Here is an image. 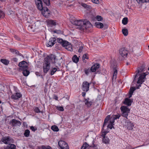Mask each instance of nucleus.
I'll return each mask as SVG.
<instances>
[{
	"mask_svg": "<svg viewBox=\"0 0 149 149\" xmlns=\"http://www.w3.org/2000/svg\"><path fill=\"white\" fill-rule=\"evenodd\" d=\"M149 73L148 72H143L140 75V76L138 79L137 83L138 84H142L144 82V79L146 78V76Z\"/></svg>",
	"mask_w": 149,
	"mask_h": 149,
	"instance_id": "3",
	"label": "nucleus"
},
{
	"mask_svg": "<svg viewBox=\"0 0 149 149\" xmlns=\"http://www.w3.org/2000/svg\"><path fill=\"white\" fill-rule=\"evenodd\" d=\"M30 129L33 132L37 130L36 128H35L33 126H31L30 127Z\"/></svg>",
	"mask_w": 149,
	"mask_h": 149,
	"instance_id": "56",
	"label": "nucleus"
},
{
	"mask_svg": "<svg viewBox=\"0 0 149 149\" xmlns=\"http://www.w3.org/2000/svg\"><path fill=\"white\" fill-rule=\"evenodd\" d=\"M85 102V104L87 106V107H90L92 104V102L90 101H86Z\"/></svg>",
	"mask_w": 149,
	"mask_h": 149,
	"instance_id": "41",
	"label": "nucleus"
},
{
	"mask_svg": "<svg viewBox=\"0 0 149 149\" xmlns=\"http://www.w3.org/2000/svg\"><path fill=\"white\" fill-rule=\"evenodd\" d=\"M12 61L14 62H16L17 61V59L16 58H13L12 59Z\"/></svg>",
	"mask_w": 149,
	"mask_h": 149,
	"instance_id": "61",
	"label": "nucleus"
},
{
	"mask_svg": "<svg viewBox=\"0 0 149 149\" xmlns=\"http://www.w3.org/2000/svg\"><path fill=\"white\" fill-rule=\"evenodd\" d=\"M132 99H130L128 98H126L123 102L124 104L127 105L128 106H130L131 105L132 103L133 102Z\"/></svg>",
	"mask_w": 149,
	"mask_h": 149,
	"instance_id": "17",
	"label": "nucleus"
},
{
	"mask_svg": "<svg viewBox=\"0 0 149 149\" xmlns=\"http://www.w3.org/2000/svg\"><path fill=\"white\" fill-rule=\"evenodd\" d=\"M90 84L87 81L83 82L82 85V89L84 91L87 92L89 90Z\"/></svg>",
	"mask_w": 149,
	"mask_h": 149,
	"instance_id": "7",
	"label": "nucleus"
},
{
	"mask_svg": "<svg viewBox=\"0 0 149 149\" xmlns=\"http://www.w3.org/2000/svg\"><path fill=\"white\" fill-rule=\"evenodd\" d=\"M134 126L133 123H132L131 121H129L127 122V128L128 130H132L133 129Z\"/></svg>",
	"mask_w": 149,
	"mask_h": 149,
	"instance_id": "22",
	"label": "nucleus"
},
{
	"mask_svg": "<svg viewBox=\"0 0 149 149\" xmlns=\"http://www.w3.org/2000/svg\"><path fill=\"white\" fill-rule=\"evenodd\" d=\"M57 109L59 111H64L63 108L62 107H57Z\"/></svg>",
	"mask_w": 149,
	"mask_h": 149,
	"instance_id": "52",
	"label": "nucleus"
},
{
	"mask_svg": "<svg viewBox=\"0 0 149 149\" xmlns=\"http://www.w3.org/2000/svg\"><path fill=\"white\" fill-rule=\"evenodd\" d=\"M56 39L55 38H51L47 42V46L48 47H52L56 42Z\"/></svg>",
	"mask_w": 149,
	"mask_h": 149,
	"instance_id": "12",
	"label": "nucleus"
},
{
	"mask_svg": "<svg viewBox=\"0 0 149 149\" xmlns=\"http://www.w3.org/2000/svg\"><path fill=\"white\" fill-rule=\"evenodd\" d=\"M23 69V70H20V71H22V73L24 76H28L30 73V72L27 70L28 69Z\"/></svg>",
	"mask_w": 149,
	"mask_h": 149,
	"instance_id": "25",
	"label": "nucleus"
},
{
	"mask_svg": "<svg viewBox=\"0 0 149 149\" xmlns=\"http://www.w3.org/2000/svg\"><path fill=\"white\" fill-rule=\"evenodd\" d=\"M35 4L38 9L39 10H42L43 8L42 2L41 0H35Z\"/></svg>",
	"mask_w": 149,
	"mask_h": 149,
	"instance_id": "11",
	"label": "nucleus"
},
{
	"mask_svg": "<svg viewBox=\"0 0 149 149\" xmlns=\"http://www.w3.org/2000/svg\"><path fill=\"white\" fill-rule=\"evenodd\" d=\"M47 24L49 26H55L56 25V22L52 20H49L47 21Z\"/></svg>",
	"mask_w": 149,
	"mask_h": 149,
	"instance_id": "24",
	"label": "nucleus"
},
{
	"mask_svg": "<svg viewBox=\"0 0 149 149\" xmlns=\"http://www.w3.org/2000/svg\"><path fill=\"white\" fill-rule=\"evenodd\" d=\"M138 3H140L145 2H149V0H136Z\"/></svg>",
	"mask_w": 149,
	"mask_h": 149,
	"instance_id": "45",
	"label": "nucleus"
},
{
	"mask_svg": "<svg viewBox=\"0 0 149 149\" xmlns=\"http://www.w3.org/2000/svg\"><path fill=\"white\" fill-rule=\"evenodd\" d=\"M122 33L125 36H127L128 35V30L126 29H124L122 30Z\"/></svg>",
	"mask_w": 149,
	"mask_h": 149,
	"instance_id": "40",
	"label": "nucleus"
},
{
	"mask_svg": "<svg viewBox=\"0 0 149 149\" xmlns=\"http://www.w3.org/2000/svg\"><path fill=\"white\" fill-rule=\"evenodd\" d=\"M15 53L17 55H19L20 56H22V54H21V53H20L17 50H16V51H15Z\"/></svg>",
	"mask_w": 149,
	"mask_h": 149,
	"instance_id": "55",
	"label": "nucleus"
},
{
	"mask_svg": "<svg viewBox=\"0 0 149 149\" xmlns=\"http://www.w3.org/2000/svg\"><path fill=\"white\" fill-rule=\"evenodd\" d=\"M5 15L4 13L2 11L0 10V18H3Z\"/></svg>",
	"mask_w": 149,
	"mask_h": 149,
	"instance_id": "49",
	"label": "nucleus"
},
{
	"mask_svg": "<svg viewBox=\"0 0 149 149\" xmlns=\"http://www.w3.org/2000/svg\"><path fill=\"white\" fill-rule=\"evenodd\" d=\"M113 76L112 79L116 80L117 77V70L116 69V67L115 65H114L113 67Z\"/></svg>",
	"mask_w": 149,
	"mask_h": 149,
	"instance_id": "21",
	"label": "nucleus"
},
{
	"mask_svg": "<svg viewBox=\"0 0 149 149\" xmlns=\"http://www.w3.org/2000/svg\"><path fill=\"white\" fill-rule=\"evenodd\" d=\"M84 72L85 74L87 75H88L89 73L91 71V68H85L84 69Z\"/></svg>",
	"mask_w": 149,
	"mask_h": 149,
	"instance_id": "39",
	"label": "nucleus"
},
{
	"mask_svg": "<svg viewBox=\"0 0 149 149\" xmlns=\"http://www.w3.org/2000/svg\"><path fill=\"white\" fill-rule=\"evenodd\" d=\"M10 140V137L9 136H3L1 139V141L4 143L5 144H8V142Z\"/></svg>",
	"mask_w": 149,
	"mask_h": 149,
	"instance_id": "19",
	"label": "nucleus"
},
{
	"mask_svg": "<svg viewBox=\"0 0 149 149\" xmlns=\"http://www.w3.org/2000/svg\"><path fill=\"white\" fill-rule=\"evenodd\" d=\"M4 149H10V147H9L8 145V146H7L6 147H4Z\"/></svg>",
	"mask_w": 149,
	"mask_h": 149,
	"instance_id": "64",
	"label": "nucleus"
},
{
	"mask_svg": "<svg viewBox=\"0 0 149 149\" xmlns=\"http://www.w3.org/2000/svg\"><path fill=\"white\" fill-rule=\"evenodd\" d=\"M96 19L98 21H101L103 20V18L100 15H97L96 17Z\"/></svg>",
	"mask_w": 149,
	"mask_h": 149,
	"instance_id": "48",
	"label": "nucleus"
},
{
	"mask_svg": "<svg viewBox=\"0 0 149 149\" xmlns=\"http://www.w3.org/2000/svg\"><path fill=\"white\" fill-rule=\"evenodd\" d=\"M27 64V63L25 61L20 62L18 65L20 67L19 70H23V69H28V67L26 65Z\"/></svg>",
	"mask_w": 149,
	"mask_h": 149,
	"instance_id": "9",
	"label": "nucleus"
},
{
	"mask_svg": "<svg viewBox=\"0 0 149 149\" xmlns=\"http://www.w3.org/2000/svg\"><path fill=\"white\" fill-rule=\"evenodd\" d=\"M104 127H103L102 129V134L101 135V136L102 137L105 136V135L109 132L107 131H104Z\"/></svg>",
	"mask_w": 149,
	"mask_h": 149,
	"instance_id": "29",
	"label": "nucleus"
},
{
	"mask_svg": "<svg viewBox=\"0 0 149 149\" xmlns=\"http://www.w3.org/2000/svg\"><path fill=\"white\" fill-rule=\"evenodd\" d=\"M57 70L56 68H52V69L51 70V73L50 74L51 75L54 74L55 72L57 71Z\"/></svg>",
	"mask_w": 149,
	"mask_h": 149,
	"instance_id": "36",
	"label": "nucleus"
},
{
	"mask_svg": "<svg viewBox=\"0 0 149 149\" xmlns=\"http://www.w3.org/2000/svg\"><path fill=\"white\" fill-rule=\"evenodd\" d=\"M83 49V47L82 46L79 47V49H78V52H81L82 51Z\"/></svg>",
	"mask_w": 149,
	"mask_h": 149,
	"instance_id": "57",
	"label": "nucleus"
},
{
	"mask_svg": "<svg viewBox=\"0 0 149 149\" xmlns=\"http://www.w3.org/2000/svg\"><path fill=\"white\" fill-rule=\"evenodd\" d=\"M102 137L103 138L102 142L103 143L105 144L109 143L110 141L108 138L106 136Z\"/></svg>",
	"mask_w": 149,
	"mask_h": 149,
	"instance_id": "27",
	"label": "nucleus"
},
{
	"mask_svg": "<svg viewBox=\"0 0 149 149\" xmlns=\"http://www.w3.org/2000/svg\"><path fill=\"white\" fill-rule=\"evenodd\" d=\"M84 24L83 26L82 30H89L92 27V25L90 22L87 19H84Z\"/></svg>",
	"mask_w": 149,
	"mask_h": 149,
	"instance_id": "5",
	"label": "nucleus"
},
{
	"mask_svg": "<svg viewBox=\"0 0 149 149\" xmlns=\"http://www.w3.org/2000/svg\"><path fill=\"white\" fill-rule=\"evenodd\" d=\"M120 54L124 58L126 57L128 54V51L125 48H122L119 50Z\"/></svg>",
	"mask_w": 149,
	"mask_h": 149,
	"instance_id": "10",
	"label": "nucleus"
},
{
	"mask_svg": "<svg viewBox=\"0 0 149 149\" xmlns=\"http://www.w3.org/2000/svg\"><path fill=\"white\" fill-rule=\"evenodd\" d=\"M128 18L126 17L124 18L122 21V23L124 25H126L128 23Z\"/></svg>",
	"mask_w": 149,
	"mask_h": 149,
	"instance_id": "37",
	"label": "nucleus"
},
{
	"mask_svg": "<svg viewBox=\"0 0 149 149\" xmlns=\"http://www.w3.org/2000/svg\"><path fill=\"white\" fill-rule=\"evenodd\" d=\"M51 129L54 132H58L59 131L58 127L56 125L52 126L51 127Z\"/></svg>",
	"mask_w": 149,
	"mask_h": 149,
	"instance_id": "32",
	"label": "nucleus"
},
{
	"mask_svg": "<svg viewBox=\"0 0 149 149\" xmlns=\"http://www.w3.org/2000/svg\"><path fill=\"white\" fill-rule=\"evenodd\" d=\"M89 58L88 57V54H84L82 57V59L83 60H85V59H88Z\"/></svg>",
	"mask_w": 149,
	"mask_h": 149,
	"instance_id": "51",
	"label": "nucleus"
},
{
	"mask_svg": "<svg viewBox=\"0 0 149 149\" xmlns=\"http://www.w3.org/2000/svg\"><path fill=\"white\" fill-rule=\"evenodd\" d=\"M22 97V95L20 93H16L13 94L11 96V98L13 100H18Z\"/></svg>",
	"mask_w": 149,
	"mask_h": 149,
	"instance_id": "16",
	"label": "nucleus"
},
{
	"mask_svg": "<svg viewBox=\"0 0 149 149\" xmlns=\"http://www.w3.org/2000/svg\"><path fill=\"white\" fill-rule=\"evenodd\" d=\"M110 115H108L106 117L104 120V122L103 125V127H104L106 125V123L108 122L110 118Z\"/></svg>",
	"mask_w": 149,
	"mask_h": 149,
	"instance_id": "28",
	"label": "nucleus"
},
{
	"mask_svg": "<svg viewBox=\"0 0 149 149\" xmlns=\"http://www.w3.org/2000/svg\"><path fill=\"white\" fill-rule=\"evenodd\" d=\"M56 56L54 55L51 54L47 56L44 59L45 61L47 63H55V60L56 58Z\"/></svg>",
	"mask_w": 149,
	"mask_h": 149,
	"instance_id": "2",
	"label": "nucleus"
},
{
	"mask_svg": "<svg viewBox=\"0 0 149 149\" xmlns=\"http://www.w3.org/2000/svg\"><path fill=\"white\" fill-rule=\"evenodd\" d=\"M114 121H113L112 122L110 121V124H109L107 126V127L110 128L111 129L112 128H114V127H113V123H114Z\"/></svg>",
	"mask_w": 149,
	"mask_h": 149,
	"instance_id": "35",
	"label": "nucleus"
},
{
	"mask_svg": "<svg viewBox=\"0 0 149 149\" xmlns=\"http://www.w3.org/2000/svg\"><path fill=\"white\" fill-rule=\"evenodd\" d=\"M136 89V88L134 87H132L130 88L129 93L133 94L134 92Z\"/></svg>",
	"mask_w": 149,
	"mask_h": 149,
	"instance_id": "42",
	"label": "nucleus"
},
{
	"mask_svg": "<svg viewBox=\"0 0 149 149\" xmlns=\"http://www.w3.org/2000/svg\"><path fill=\"white\" fill-rule=\"evenodd\" d=\"M10 124H11L13 126L15 127L17 126H19L21 123L19 121L16 120L15 119H13L10 121Z\"/></svg>",
	"mask_w": 149,
	"mask_h": 149,
	"instance_id": "14",
	"label": "nucleus"
},
{
	"mask_svg": "<svg viewBox=\"0 0 149 149\" xmlns=\"http://www.w3.org/2000/svg\"><path fill=\"white\" fill-rule=\"evenodd\" d=\"M40 149H52V148L49 146H41Z\"/></svg>",
	"mask_w": 149,
	"mask_h": 149,
	"instance_id": "43",
	"label": "nucleus"
},
{
	"mask_svg": "<svg viewBox=\"0 0 149 149\" xmlns=\"http://www.w3.org/2000/svg\"><path fill=\"white\" fill-rule=\"evenodd\" d=\"M35 74L37 75V76H40V73H39V72H35Z\"/></svg>",
	"mask_w": 149,
	"mask_h": 149,
	"instance_id": "63",
	"label": "nucleus"
},
{
	"mask_svg": "<svg viewBox=\"0 0 149 149\" xmlns=\"http://www.w3.org/2000/svg\"><path fill=\"white\" fill-rule=\"evenodd\" d=\"M65 45H64L63 47H65L66 49L68 50L71 51L72 50V45H70V43L68 42V44H65Z\"/></svg>",
	"mask_w": 149,
	"mask_h": 149,
	"instance_id": "23",
	"label": "nucleus"
},
{
	"mask_svg": "<svg viewBox=\"0 0 149 149\" xmlns=\"http://www.w3.org/2000/svg\"><path fill=\"white\" fill-rule=\"evenodd\" d=\"M53 98L56 100H58V97L55 94H54L53 95Z\"/></svg>",
	"mask_w": 149,
	"mask_h": 149,
	"instance_id": "58",
	"label": "nucleus"
},
{
	"mask_svg": "<svg viewBox=\"0 0 149 149\" xmlns=\"http://www.w3.org/2000/svg\"><path fill=\"white\" fill-rule=\"evenodd\" d=\"M81 5L84 8L87 9V10L90 9L91 7L87 5L86 3H81Z\"/></svg>",
	"mask_w": 149,
	"mask_h": 149,
	"instance_id": "33",
	"label": "nucleus"
},
{
	"mask_svg": "<svg viewBox=\"0 0 149 149\" xmlns=\"http://www.w3.org/2000/svg\"><path fill=\"white\" fill-rule=\"evenodd\" d=\"M95 26L98 28H102L103 27V24L102 23L99 22H96L95 24Z\"/></svg>",
	"mask_w": 149,
	"mask_h": 149,
	"instance_id": "26",
	"label": "nucleus"
},
{
	"mask_svg": "<svg viewBox=\"0 0 149 149\" xmlns=\"http://www.w3.org/2000/svg\"><path fill=\"white\" fill-rule=\"evenodd\" d=\"M73 24L77 26V28L79 29L82 30L83 26L84 24V21L82 20H76L74 21L73 22Z\"/></svg>",
	"mask_w": 149,
	"mask_h": 149,
	"instance_id": "4",
	"label": "nucleus"
},
{
	"mask_svg": "<svg viewBox=\"0 0 149 149\" xmlns=\"http://www.w3.org/2000/svg\"><path fill=\"white\" fill-rule=\"evenodd\" d=\"M45 63L43 67V72L44 73H46L49 69L50 64L49 63H47L46 61H45Z\"/></svg>",
	"mask_w": 149,
	"mask_h": 149,
	"instance_id": "15",
	"label": "nucleus"
},
{
	"mask_svg": "<svg viewBox=\"0 0 149 149\" xmlns=\"http://www.w3.org/2000/svg\"><path fill=\"white\" fill-rule=\"evenodd\" d=\"M89 100L90 99H89V98H88L87 99L85 98L84 102H86V101H89Z\"/></svg>",
	"mask_w": 149,
	"mask_h": 149,
	"instance_id": "62",
	"label": "nucleus"
},
{
	"mask_svg": "<svg viewBox=\"0 0 149 149\" xmlns=\"http://www.w3.org/2000/svg\"><path fill=\"white\" fill-rule=\"evenodd\" d=\"M120 109L122 112V116L126 118L127 119H128V113H129L130 109L126 106H121Z\"/></svg>",
	"mask_w": 149,
	"mask_h": 149,
	"instance_id": "1",
	"label": "nucleus"
},
{
	"mask_svg": "<svg viewBox=\"0 0 149 149\" xmlns=\"http://www.w3.org/2000/svg\"><path fill=\"white\" fill-rule=\"evenodd\" d=\"M42 11V15L46 18H48L49 16V11L47 7H44Z\"/></svg>",
	"mask_w": 149,
	"mask_h": 149,
	"instance_id": "8",
	"label": "nucleus"
},
{
	"mask_svg": "<svg viewBox=\"0 0 149 149\" xmlns=\"http://www.w3.org/2000/svg\"><path fill=\"white\" fill-rule=\"evenodd\" d=\"M0 61L6 65H8L9 63L8 60L5 59H1L0 60Z\"/></svg>",
	"mask_w": 149,
	"mask_h": 149,
	"instance_id": "31",
	"label": "nucleus"
},
{
	"mask_svg": "<svg viewBox=\"0 0 149 149\" xmlns=\"http://www.w3.org/2000/svg\"><path fill=\"white\" fill-rule=\"evenodd\" d=\"M16 49H10V51L11 52L14 53H15V51H16Z\"/></svg>",
	"mask_w": 149,
	"mask_h": 149,
	"instance_id": "59",
	"label": "nucleus"
},
{
	"mask_svg": "<svg viewBox=\"0 0 149 149\" xmlns=\"http://www.w3.org/2000/svg\"><path fill=\"white\" fill-rule=\"evenodd\" d=\"M120 115L119 114H118L116 115H114L112 116V118L113 120V121H114L115 120H116L117 119H119V118L120 117Z\"/></svg>",
	"mask_w": 149,
	"mask_h": 149,
	"instance_id": "38",
	"label": "nucleus"
},
{
	"mask_svg": "<svg viewBox=\"0 0 149 149\" xmlns=\"http://www.w3.org/2000/svg\"><path fill=\"white\" fill-rule=\"evenodd\" d=\"M10 149H15L16 148V146L13 144H10L8 145Z\"/></svg>",
	"mask_w": 149,
	"mask_h": 149,
	"instance_id": "47",
	"label": "nucleus"
},
{
	"mask_svg": "<svg viewBox=\"0 0 149 149\" xmlns=\"http://www.w3.org/2000/svg\"><path fill=\"white\" fill-rule=\"evenodd\" d=\"M34 111L35 112L37 113H39L40 112H41L42 113V111H41L37 107H36L34 109Z\"/></svg>",
	"mask_w": 149,
	"mask_h": 149,
	"instance_id": "50",
	"label": "nucleus"
},
{
	"mask_svg": "<svg viewBox=\"0 0 149 149\" xmlns=\"http://www.w3.org/2000/svg\"><path fill=\"white\" fill-rule=\"evenodd\" d=\"M72 60L73 62L75 63H77L79 61V58L77 57L76 55H74L72 57Z\"/></svg>",
	"mask_w": 149,
	"mask_h": 149,
	"instance_id": "30",
	"label": "nucleus"
},
{
	"mask_svg": "<svg viewBox=\"0 0 149 149\" xmlns=\"http://www.w3.org/2000/svg\"><path fill=\"white\" fill-rule=\"evenodd\" d=\"M145 68L144 66L143 65L140 67L136 71V73L135 75L134 80L138 76V74L139 73H141L142 72L144 71V69Z\"/></svg>",
	"mask_w": 149,
	"mask_h": 149,
	"instance_id": "18",
	"label": "nucleus"
},
{
	"mask_svg": "<svg viewBox=\"0 0 149 149\" xmlns=\"http://www.w3.org/2000/svg\"><path fill=\"white\" fill-rule=\"evenodd\" d=\"M14 38L17 40H20V38H19V37L16 35H15L14 36Z\"/></svg>",
	"mask_w": 149,
	"mask_h": 149,
	"instance_id": "60",
	"label": "nucleus"
},
{
	"mask_svg": "<svg viewBox=\"0 0 149 149\" xmlns=\"http://www.w3.org/2000/svg\"><path fill=\"white\" fill-rule=\"evenodd\" d=\"M57 41L59 43L61 44L62 46H63L64 45H65V44H68V42L65 40H63L61 38H58L57 39Z\"/></svg>",
	"mask_w": 149,
	"mask_h": 149,
	"instance_id": "20",
	"label": "nucleus"
},
{
	"mask_svg": "<svg viewBox=\"0 0 149 149\" xmlns=\"http://www.w3.org/2000/svg\"><path fill=\"white\" fill-rule=\"evenodd\" d=\"M88 144L87 143L85 142L84 143V144H83V145L82 146V148H83L84 147V148H87V147H88L89 146Z\"/></svg>",
	"mask_w": 149,
	"mask_h": 149,
	"instance_id": "53",
	"label": "nucleus"
},
{
	"mask_svg": "<svg viewBox=\"0 0 149 149\" xmlns=\"http://www.w3.org/2000/svg\"><path fill=\"white\" fill-rule=\"evenodd\" d=\"M100 0H91L92 2L95 4H98Z\"/></svg>",
	"mask_w": 149,
	"mask_h": 149,
	"instance_id": "54",
	"label": "nucleus"
},
{
	"mask_svg": "<svg viewBox=\"0 0 149 149\" xmlns=\"http://www.w3.org/2000/svg\"><path fill=\"white\" fill-rule=\"evenodd\" d=\"M100 67V65L98 63H95L91 68V71L95 72Z\"/></svg>",
	"mask_w": 149,
	"mask_h": 149,
	"instance_id": "13",
	"label": "nucleus"
},
{
	"mask_svg": "<svg viewBox=\"0 0 149 149\" xmlns=\"http://www.w3.org/2000/svg\"><path fill=\"white\" fill-rule=\"evenodd\" d=\"M44 3L46 4V5L49 6L50 5V0H43Z\"/></svg>",
	"mask_w": 149,
	"mask_h": 149,
	"instance_id": "46",
	"label": "nucleus"
},
{
	"mask_svg": "<svg viewBox=\"0 0 149 149\" xmlns=\"http://www.w3.org/2000/svg\"><path fill=\"white\" fill-rule=\"evenodd\" d=\"M30 133V131L29 130H26L25 131L24 135L25 137H28L29 136Z\"/></svg>",
	"mask_w": 149,
	"mask_h": 149,
	"instance_id": "34",
	"label": "nucleus"
},
{
	"mask_svg": "<svg viewBox=\"0 0 149 149\" xmlns=\"http://www.w3.org/2000/svg\"><path fill=\"white\" fill-rule=\"evenodd\" d=\"M58 144L61 149H69L68 144L64 141H60L58 142Z\"/></svg>",
	"mask_w": 149,
	"mask_h": 149,
	"instance_id": "6",
	"label": "nucleus"
},
{
	"mask_svg": "<svg viewBox=\"0 0 149 149\" xmlns=\"http://www.w3.org/2000/svg\"><path fill=\"white\" fill-rule=\"evenodd\" d=\"M94 141H93L92 142V144L89 146V147L93 148L94 149H98L97 148V145L94 144Z\"/></svg>",
	"mask_w": 149,
	"mask_h": 149,
	"instance_id": "44",
	"label": "nucleus"
}]
</instances>
